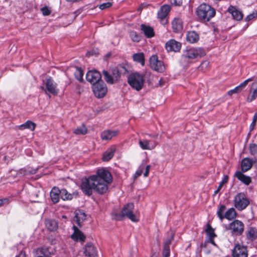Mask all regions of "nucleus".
<instances>
[{"label":"nucleus","mask_w":257,"mask_h":257,"mask_svg":"<svg viewBox=\"0 0 257 257\" xmlns=\"http://www.w3.org/2000/svg\"><path fill=\"white\" fill-rule=\"evenodd\" d=\"M226 207L224 205H220L217 211V215L221 220H222L224 218L223 213Z\"/></svg>","instance_id":"c03bdc74"},{"label":"nucleus","mask_w":257,"mask_h":257,"mask_svg":"<svg viewBox=\"0 0 257 257\" xmlns=\"http://www.w3.org/2000/svg\"><path fill=\"white\" fill-rule=\"evenodd\" d=\"M111 71L114 81L117 83L119 80L121 75L125 74L127 72V70L123 65L120 64L113 68Z\"/></svg>","instance_id":"f8f14e48"},{"label":"nucleus","mask_w":257,"mask_h":257,"mask_svg":"<svg viewBox=\"0 0 257 257\" xmlns=\"http://www.w3.org/2000/svg\"><path fill=\"white\" fill-rule=\"evenodd\" d=\"M254 161L249 158H243L241 162V170L242 172H245L249 170L252 165Z\"/></svg>","instance_id":"aec40b11"},{"label":"nucleus","mask_w":257,"mask_h":257,"mask_svg":"<svg viewBox=\"0 0 257 257\" xmlns=\"http://www.w3.org/2000/svg\"><path fill=\"white\" fill-rule=\"evenodd\" d=\"M112 5V3L111 2H107L105 3L99 5V8L101 10H104L107 8H109L111 7Z\"/></svg>","instance_id":"3c124183"},{"label":"nucleus","mask_w":257,"mask_h":257,"mask_svg":"<svg viewBox=\"0 0 257 257\" xmlns=\"http://www.w3.org/2000/svg\"><path fill=\"white\" fill-rule=\"evenodd\" d=\"M257 97V92L253 91L250 90V92L247 97L246 101L248 102H250L255 99Z\"/></svg>","instance_id":"a18cd8bd"},{"label":"nucleus","mask_w":257,"mask_h":257,"mask_svg":"<svg viewBox=\"0 0 257 257\" xmlns=\"http://www.w3.org/2000/svg\"><path fill=\"white\" fill-rule=\"evenodd\" d=\"M139 143L140 147L143 150L154 149L157 145V143L155 141H148L147 140H140Z\"/></svg>","instance_id":"6ab92c4d"},{"label":"nucleus","mask_w":257,"mask_h":257,"mask_svg":"<svg viewBox=\"0 0 257 257\" xmlns=\"http://www.w3.org/2000/svg\"><path fill=\"white\" fill-rule=\"evenodd\" d=\"M86 79L92 85L99 81H102L101 74L96 70L88 71L86 75Z\"/></svg>","instance_id":"ddd939ff"},{"label":"nucleus","mask_w":257,"mask_h":257,"mask_svg":"<svg viewBox=\"0 0 257 257\" xmlns=\"http://www.w3.org/2000/svg\"><path fill=\"white\" fill-rule=\"evenodd\" d=\"M118 133V130L112 131L110 130L102 132L101 134V138L103 140H109L116 136Z\"/></svg>","instance_id":"b1692460"},{"label":"nucleus","mask_w":257,"mask_h":257,"mask_svg":"<svg viewBox=\"0 0 257 257\" xmlns=\"http://www.w3.org/2000/svg\"><path fill=\"white\" fill-rule=\"evenodd\" d=\"M37 172V170L32 169L30 168H23L19 170V173L22 175H27L28 174H34Z\"/></svg>","instance_id":"a19ab883"},{"label":"nucleus","mask_w":257,"mask_h":257,"mask_svg":"<svg viewBox=\"0 0 257 257\" xmlns=\"http://www.w3.org/2000/svg\"><path fill=\"white\" fill-rule=\"evenodd\" d=\"M134 205L132 203H128L125 205L122 209L121 214L117 215L116 219L121 220L124 217H126L134 222H138L139 219L137 216L134 214L133 209Z\"/></svg>","instance_id":"20e7f679"},{"label":"nucleus","mask_w":257,"mask_h":257,"mask_svg":"<svg viewBox=\"0 0 257 257\" xmlns=\"http://www.w3.org/2000/svg\"><path fill=\"white\" fill-rule=\"evenodd\" d=\"M149 62L150 67L154 70L160 73L165 71V67L163 62L159 60L156 55H153L150 58Z\"/></svg>","instance_id":"1a4fd4ad"},{"label":"nucleus","mask_w":257,"mask_h":257,"mask_svg":"<svg viewBox=\"0 0 257 257\" xmlns=\"http://www.w3.org/2000/svg\"><path fill=\"white\" fill-rule=\"evenodd\" d=\"M199 37L197 33L194 31L189 32L187 33L186 40L190 43L197 42L199 40Z\"/></svg>","instance_id":"2f4dec72"},{"label":"nucleus","mask_w":257,"mask_h":257,"mask_svg":"<svg viewBox=\"0 0 257 257\" xmlns=\"http://www.w3.org/2000/svg\"><path fill=\"white\" fill-rule=\"evenodd\" d=\"M77 195V193H73L72 194L68 193L65 189H60V198H61L63 200H71L73 198L74 195Z\"/></svg>","instance_id":"7c9ffc66"},{"label":"nucleus","mask_w":257,"mask_h":257,"mask_svg":"<svg viewBox=\"0 0 257 257\" xmlns=\"http://www.w3.org/2000/svg\"><path fill=\"white\" fill-rule=\"evenodd\" d=\"M127 82L133 88L140 91L144 86L145 82L144 75L138 72L132 73L127 78Z\"/></svg>","instance_id":"7ed1b4c3"},{"label":"nucleus","mask_w":257,"mask_h":257,"mask_svg":"<svg viewBox=\"0 0 257 257\" xmlns=\"http://www.w3.org/2000/svg\"><path fill=\"white\" fill-rule=\"evenodd\" d=\"M84 254L88 257H96L97 255L96 248L92 243H87L84 248Z\"/></svg>","instance_id":"dca6fc26"},{"label":"nucleus","mask_w":257,"mask_h":257,"mask_svg":"<svg viewBox=\"0 0 257 257\" xmlns=\"http://www.w3.org/2000/svg\"><path fill=\"white\" fill-rule=\"evenodd\" d=\"M256 121H257L256 119H255L254 118H253L252 121L251 123L250 124V127H249L250 131H252L253 130L254 127L255 126V125L256 124Z\"/></svg>","instance_id":"bf43d9fd"},{"label":"nucleus","mask_w":257,"mask_h":257,"mask_svg":"<svg viewBox=\"0 0 257 257\" xmlns=\"http://www.w3.org/2000/svg\"><path fill=\"white\" fill-rule=\"evenodd\" d=\"M115 149L114 147H111L104 153L102 160L103 161H109L114 156Z\"/></svg>","instance_id":"72a5a7b5"},{"label":"nucleus","mask_w":257,"mask_h":257,"mask_svg":"<svg viewBox=\"0 0 257 257\" xmlns=\"http://www.w3.org/2000/svg\"><path fill=\"white\" fill-rule=\"evenodd\" d=\"M150 168H151V166L150 165H147L146 167L145 172V173L144 174V177H146L148 176Z\"/></svg>","instance_id":"13d9d810"},{"label":"nucleus","mask_w":257,"mask_h":257,"mask_svg":"<svg viewBox=\"0 0 257 257\" xmlns=\"http://www.w3.org/2000/svg\"><path fill=\"white\" fill-rule=\"evenodd\" d=\"M246 238L252 241L257 238V229L255 227H250L246 231Z\"/></svg>","instance_id":"bb28decb"},{"label":"nucleus","mask_w":257,"mask_h":257,"mask_svg":"<svg viewBox=\"0 0 257 257\" xmlns=\"http://www.w3.org/2000/svg\"><path fill=\"white\" fill-rule=\"evenodd\" d=\"M232 255L233 257H247V247L238 243L236 244L232 251Z\"/></svg>","instance_id":"9b49d317"},{"label":"nucleus","mask_w":257,"mask_h":257,"mask_svg":"<svg viewBox=\"0 0 257 257\" xmlns=\"http://www.w3.org/2000/svg\"><path fill=\"white\" fill-rule=\"evenodd\" d=\"M164 83H165V81L162 79H160V80L159 81V84H160V86H162L164 85Z\"/></svg>","instance_id":"e2e57ef3"},{"label":"nucleus","mask_w":257,"mask_h":257,"mask_svg":"<svg viewBox=\"0 0 257 257\" xmlns=\"http://www.w3.org/2000/svg\"><path fill=\"white\" fill-rule=\"evenodd\" d=\"M228 12L230 14L233 19L236 21H240L242 19L243 15L241 11L238 10L235 7L230 6L228 9Z\"/></svg>","instance_id":"f3484780"},{"label":"nucleus","mask_w":257,"mask_h":257,"mask_svg":"<svg viewBox=\"0 0 257 257\" xmlns=\"http://www.w3.org/2000/svg\"><path fill=\"white\" fill-rule=\"evenodd\" d=\"M170 11V7L169 5H165L162 6L158 12V18L160 20L162 25H165L167 23L165 20L167 16Z\"/></svg>","instance_id":"4468645a"},{"label":"nucleus","mask_w":257,"mask_h":257,"mask_svg":"<svg viewBox=\"0 0 257 257\" xmlns=\"http://www.w3.org/2000/svg\"><path fill=\"white\" fill-rule=\"evenodd\" d=\"M181 43L174 39L170 40L165 45L166 49L168 52H179L181 49Z\"/></svg>","instance_id":"2eb2a0df"},{"label":"nucleus","mask_w":257,"mask_h":257,"mask_svg":"<svg viewBox=\"0 0 257 257\" xmlns=\"http://www.w3.org/2000/svg\"><path fill=\"white\" fill-rule=\"evenodd\" d=\"M91 54H90V52H88L87 53H86V55L87 56H89L90 55H91Z\"/></svg>","instance_id":"774afa93"},{"label":"nucleus","mask_w":257,"mask_h":257,"mask_svg":"<svg viewBox=\"0 0 257 257\" xmlns=\"http://www.w3.org/2000/svg\"><path fill=\"white\" fill-rule=\"evenodd\" d=\"M198 18L204 22H208L215 15V10L206 4L200 5L196 11Z\"/></svg>","instance_id":"f03ea898"},{"label":"nucleus","mask_w":257,"mask_h":257,"mask_svg":"<svg viewBox=\"0 0 257 257\" xmlns=\"http://www.w3.org/2000/svg\"><path fill=\"white\" fill-rule=\"evenodd\" d=\"M174 4L176 6H180L182 4L181 0H174Z\"/></svg>","instance_id":"680f3d73"},{"label":"nucleus","mask_w":257,"mask_h":257,"mask_svg":"<svg viewBox=\"0 0 257 257\" xmlns=\"http://www.w3.org/2000/svg\"><path fill=\"white\" fill-rule=\"evenodd\" d=\"M46 87L47 90L49 93L53 94H57L58 93V90L56 89V84L54 83L51 78L47 79Z\"/></svg>","instance_id":"393cba45"},{"label":"nucleus","mask_w":257,"mask_h":257,"mask_svg":"<svg viewBox=\"0 0 257 257\" xmlns=\"http://www.w3.org/2000/svg\"><path fill=\"white\" fill-rule=\"evenodd\" d=\"M92 90L95 96L97 98L103 97L107 92V88L102 80L92 85Z\"/></svg>","instance_id":"6e6552de"},{"label":"nucleus","mask_w":257,"mask_h":257,"mask_svg":"<svg viewBox=\"0 0 257 257\" xmlns=\"http://www.w3.org/2000/svg\"><path fill=\"white\" fill-rule=\"evenodd\" d=\"M253 118L257 119V111L254 113Z\"/></svg>","instance_id":"338daca9"},{"label":"nucleus","mask_w":257,"mask_h":257,"mask_svg":"<svg viewBox=\"0 0 257 257\" xmlns=\"http://www.w3.org/2000/svg\"><path fill=\"white\" fill-rule=\"evenodd\" d=\"M244 224L239 220L235 219L226 227V230H230L232 234L241 235L244 231Z\"/></svg>","instance_id":"0eeeda50"},{"label":"nucleus","mask_w":257,"mask_h":257,"mask_svg":"<svg viewBox=\"0 0 257 257\" xmlns=\"http://www.w3.org/2000/svg\"><path fill=\"white\" fill-rule=\"evenodd\" d=\"M41 11L44 16H49L51 14V10L47 7H45L41 9Z\"/></svg>","instance_id":"603ef678"},{"label":"nucleus","mask_w":257,"mask_h":257,"mask_svg":"<svg viewBox=\"0 0 257 257\" xmlns=\"http://www.w3.org/2000/svg\"><path fill=\"white\" fill-rule=\"evenodd\" d=\"M141 29L143 32L145 36L147 38H152L155 35L153 28L149 26L142 24L141 25Z\"/></svg>","instance_id":"a878e982"},{"label":"nucleus","mask_w":257,"mask_h":257,"mask_svg":"<svg viewBox=\"0 0 257 257\" xmlns=\"http://www.w3.org/2000/svg\"><path fill=\"white\" fill-rule=\"evenodd\" d=\"M172 28L175 33H179L183 29V22L181 19L175 18L172 23Z\"/></svg>","instance_id":"cd10ccee"},{"label":"nucleus","mask_w":257,"mask_h":257,"mask_svg":"<svg viewBox=\"0 0 257 257\" xmlns=\"http://www.w3.org/2000/svg\"><path fill=\"white\" fill-rule=\"evenodd\" d=\"M86 219V215L84 212L79 211V212H77L75 214L74 221L76 223V224L80 226L81 223Z\"/></svg>","instance_id":"f704fd0d"},{"label":"nucleus","mask_w":257,"mask_h":257,"mask_svg":"<svg viewBox=\"0 0 257 257\" xmlns=\"http://www.w3.org/2000/svg\"><path fill=\"white\" fill-rule=\"evenodd\" d=\"M50 197L51 201L54 204H56L59 201L60 189L57 187H54L50 192Z\"/></svg>","instance_id":"5701e85b"},{"label":"nucleus","mask_w":257,"mask_h":257,"mask_svg":"<svg viewBox=\"0 0 257 257\" xmlns=\"http://www.w3.org/2000/svg\"><path fill=\"white\" fill-rule=\"evenodd\" d=\"M133 58L135 61L140 63L142 66L145 65V57L143 53H136L133 55Z\"/></svg>","instance_id":"c9c22d12"},{"label":"nucleus","mask_w":257,"mask_h":257,"mask_svg":"<svg viewBox=\"0 0 257 257\" xmlns=\"http://www.w3.org/2000/svg\"><path fill=\"white\" fill-rule=\"evenodd\" d=\"M36 124L31 120H27L25 123L18 125V128L20 130H24L25 129L34 131L36 128Z\"/></svg>","instance_id":"c85d7f7f"},{"label":"nucleus","mask_w":257,"mask_h":257,"mask_svg":"<svg viewBox=\"0 0 257 257\" xmlns=\"http://www.w3.org/2000/svg\"><path fill=\"white\" fill-rule=\"evenodd\" d=\"M149 136L150 137L155 138H157L158 137V134H157V135H149Z\"/></svg>","instance_id":"69168bd1"},{"label":"nucleus","mask_w":257,"mask_h":257,"mask_svg":"<svg viewBox=\"0 0 257 257\" xmlns=\"http://www.w3.org/2000/svg\"><path fill=\"white\" fill-rule=\"evenodd\" d=\"M16 257H26V253H25V252L23 251V250H21L19 254L17 255H16Z\"/></svg>","instance_id":"052dcab7"},{"label":"nucleus","mask_w":257,"mask_h":257,"mask_svg":"<svg viewBox=\"0 0 257 257\" xmlns=\"http://www.w3.org/2000/svg\"><path fill=\"white\" fill-rule=\"evenodd\" d=\"M257 16V13H252L251 14L248 15L245 18V20L246 21H249L250 20H252L253 18H255Z\"/></svg>","instance_id":"864d4df0"},{"label":"nucleus","mask_w":257,"mask_h":257,"mask_svg":"<svg viewBox=\"0 0 257 257\" xmlns=\"http://www.w3.org/2000/svg\"><path fill=\"white\" fill-rule=\"evenodd\" d=\"M209 65V62L207 61H203L201 63L199 67V69L202 70L204 68L207 67Z\"/></svg>","instance_id":"6e6d98bb"},{"label":"nucleus","mask_w":257,"mask_h":257,"mask_svg":"<svg viewBox=\"0 0 257 257\" xmlns=\"http://www.w3.org/2000/svg\"><path fill=\"white\" fill-rule=\"evenodd\" d=\"M206 232L209 237V239L211 243L215 244L214 238L216 236L214 233V230L211 227V225L209 223L207 224V228L206 229Z\"/></svg>","instance_id":"473e14b6"},{"label":"nucleus","mask_w":257,"mask_h":257,"mask_svg":"<svg viewBox=\"0 0 257 257\" xmlns=\"http://www.w3.org/2000/svg\"><path fill=\"white\" fill-rule=\"evenodd\" d=\"M174 232L172 230H170L167 232V238L164 241V246L166 245V247H170V245L172 241L174 240Z\"/></svg>","instance_id":"4c0bfd02"},{"label":"nucleus","mask_w":257,"mask_h":257,"mask_svg":"<svg viewBox=\"0 0 257 257\" xmlns=\"http://www.w3.org/2000/svg\"><path fill=\"white\" fill-rule=\"evenodd\" d=\"M236 212L233 208H229L224 214V217L228 220H231L236 217Z\"/></svg>","instance_id":"e433bc0d"},{"label":"nucleus","mask_w":257,"mask_h":257,"mask_svg":"<svg viewBox=\"0 0 257 257\" xmlns=\"http://www.w3.org/2000/svg\"><path fill=\"white\" fill-rule=\"evenodd\" d=\"M205 55V52L203 49L201 48H192L186 50L184 53V56L188 59H194L202 57Z\"/></svg>","instance_id":"9d476101"},{"label":"nucleus","mask_w":257,"mask_h":257,"mask_svg":"<svg viewBox=\"0 0 257 257\" xmlns=\"http://www.w3.org/2000/svg\"><path fill=\"white\" fill-rule=\"evenodd\" d=\"M228 176L227 175H225L223 179H222V180L221 181V182L220 183V184L219 185V186H218V188L217 189V190H216L214 192V195H216L219 192V191L220 190V189H221V188L222 187L223 185L225 184H226L228 181Z\"/></svg>","instance_id":"37998d69"},{"label":"nucleus","mask_w":257,"mask_h":257,"mask_svg":"<svg viewBox=\"0 0 257 257\" xmlns=\"http://www.w3.org/2000/svg\"><path fill=\"white\" fill-rule=\"evenodd\" d=\"M130 36L132 40L134 42H138L141 39V36L135 31L130 32Z\"/></svg>","instance_id":"49530a36"},{"label":"nucleus","mask_w":257,"mask_h":257,"mask_svg":"<svg viewBox=\"0 0 257 257\" xmlns=\"http://www.w3.org/2000/svg\"><path fill=\"white\" fill-rule=\"evenodd\" d=\"M94 191L99 194H104L108 190V184L112 181L111 173L104 168L98 169L95 175Z\"/></svg>","instance_id":"f257e3e1"},{"label":"nucleus","mask_w":257,"mask_h":257,"mask_svg":"<svg viewBox=\"0 0 257 257\" xmlns=\"http://www.w3.org/2000/svg\"><path fill=\"white\" fill-rule=\"evenodd\" d=\"M102 74L105 81L107 83L110 84L115 83L112 74H110L107 71L104 70L102 71Z\"/></svg>","instance_id":"58836bf2"},{"label":"nucleus","mask_w":257,"mask_h":257,"mask_svg":"<svg viewBox=\"0 0 257 257\" xmlns=\"http://www.w3.org/2000/svg\"><path fill=\"white\" fill-rule=\"evenodd\" d=\"M74 75L76 79H77L79 81L82 82L83 79V71L80 68H77L76 71L74 72Z\"/></svg>","instance_id":"79ce46f5"},{"label":"nucleus","mask_w":257,"mask_h":257,"mask_svg":"<svg viewBox=\"0 0 257 257\" xmlns=\"http://www.w3.org/2000/svg\"><path fill=\"white\" fill-rule=\"evenodd\" d=\"M234 177H236L239 181L246 185H248L251 182V179L250 177L245 175L240 171L235 172Z\"/></svg>","instance_id":"4be33fe9"},{"label":"nucleus","mask_w":257,"mask_h":257,"mask_svg":"<svg viewBox=\"0 0 257 257\" xmlns=\"http://www.w3.org/2000/svg\"><path fill=\"white\" fill-rule=\"evenodd\" d=\"M249 204V201L244 193H239L234 197V206L239 211L245 209Z\"/></svg>","instance_id":"423d86ee"},{"label":"nucleus","mask_w":257,"mask_h":257,"mask_svg":"<svg viewBox=\"0 0 257 257\" xmlns=\"http://www.w3.org/2000/svg\"><path fill=\"white\" fill-rule=\"evenodd\" d=\"M253 80V77L249 78L245 80L244 82L240 83L238 86L235 87L234 89L230 90L228 91L227 94L229 95H231L234 93H238L240 92L247 85L248 83Z\"/></svg>","instance_id":"a211bd4d"},{"label":"nucleus","mask_w":257,"mask_h":257,"mask_svg":"<svg viewBox=\"0 0 257 257\" xmlns=\"http://www.w3.org/2000/svg\"><path fill=\"white\" fill-rule=\"evenodd\" d=\"M9 203V199L8 198L0 199V207L5 204H8Z\"/></svg>","instance_id":"5fc2aeb1"},{"label":"nucleus","mask_w":257,"mask_h":257,"mask_svg":"<svg viewBox=\"0 0 257 257\" xmlns=\"http://www.w3.org/2000/svg\"><path fill=\"white\" fill-rule=\"evenodd\" d=\"M158 253H157V252H154L153 253H152V255L151 257H158Z\"/></svg>","instance_id":"0e129e2a"},{"label":"nucleus","mask_w":257,"mask_h":257,"mask_svg":"<svg viewBox=\"0 0 257 257\" xmlns=\"http://www.w3.org/2000/svg\"><path fill=\"white\" fill-rule=\"evenodd\" d=\"M45 223L47 228L51 231H54L58 228V223L54 219H47Z\"/></svg>","instance_id":"c756f323"},{"label":"nucleus","mask_w":257,"mask_h":257,"mask_svg":"<svg viewBox=\"0 0 257 257\" xmlns=\"http://www.w3.org/2000/svg\"><path fill=\"white\" fill-rule=\"evenodd\" d=\"M250 89L257 92V80L252 83Z\"/></svg>","instance_id":"4d7b16f0"},{"label":"nucleus","mask_w":257,"mask_h":257,"mask_svg":"<svg viewBox=\"0 0 257 257\" xmlns=\"http://www.w3.org/2000/svg\"><path fill=\"white\" fill-rule=\"evenodd\" d=\"M73 133L77 135H84L87 133V129L86 126L83 124L80 126L77 127L73 131Z\"/></svg>","instance_id":"ea45409f"},{"label":"nucleus","mask_w":257,"mask_h":257,"mask_svg":"<svg viewBox=\"0 0 257 257\" xmlns=\"http://www.w3.org/2000/svg\"><path fill=\"white\" fill-rule=\"evenodd\" d=\"M74 231L71 235V238L74 240L84 242L85 239V235L76 226H74Z\"/></svg>","instance_id":"412c9836"},{"label":"nucleus","mask_w":257,"mask_h":257,"mask_svg":"<svg viewBox=\"0 0 257 257\" xmlns=\"http://www.w3.org/2000/svg\"><path fill=\"white\" fill-rule=\"evenodd\" d=\"M163 246V250L162 252V257H169L170 256V247Z\"/></svg>","instance_id":"09e8293b"},{"label":"nucleus","mask_w":257,"mask_h":257,"mask_svg":"<svg viewBox=\"0 0 257 257\" xmlns=\"http://www.w3.org/2000/svg\"><path fill=\"white\" fill-rule=\"evenodd\" d=\"M95 178L96 176L95 175H93L88 178H85L82 179L80 187L82 192L86 195L89 196L92 194Z\"/></svg>","instance_id":"39448f33"},{"label":"nucleus","mask_w":257,"mask_h":257,"mask_svg":"<svg viewBox=\"0 0 257 257\" xmlns=\"http://www.w3.org/2000/svg\"><path fill=\"white\" fill-rule=\"evenodd\" d=\"M145 168V165H141L138 170L136 171L135 175V178H137V177L141 176L143 172V170Z\"/></svg>","instance_id":"8fccbe9b"},{"label":"nucleus","mask_w":257,"mask_h":257,"mask_svg":"<svg viewBox=\"0 0 257 257\" xmlns=\"http://www.w3.org/2000/svg\"><path fill=\"white\" fill-rule=\"evenodd\" d=\"M249 150L251 155H257V145L255 144H251L249 145Z\"/></svg>","instance_id":"de8ad7c7"}]
</instances>
